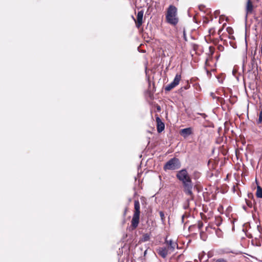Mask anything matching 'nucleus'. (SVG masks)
Segmentation results:
<instances>
[{
    "label": "nucleus",
    "instance_id": "obj_10",
    "mask_svg": "<svg viewBox=\"0 0 262 262\" xmlns=\"http://www.w3.org/2000/svg\"><path fill=\"white\" fill-rule=\"evenodd\" d=\"M253 10V5L251 0H248L246 4V19H247V14L251 13Z\"/></svg>",
    "mask_w": 262,
    "mask_h": 262
},
{
    "label": "nucleus",
    "instance_id": "obj_11",
    "mask_svg": "<svg viewBox=\"0 0 262 262\" xmlns=\"http://www.w3.org/2000/svg\"><path fill=\"white\" fill-rule=\"evenodd\" d=\"M192 128L191 127H187L182 129L180 131L181 135L184 138L187 137L188 136L192 134Z\"/></svg>",
    "mask_w": 262,
    "mask_h": 262
},
{
    "label": "nucleus",
    "instance_id": "obj_49",
    "mask_svg": "<svg viewBox=\"0 0 262 262\" xmlns=\"http://www.w3.org/2000/svg\"><path fill=\"white\" fill-rule=\"evenodd\" d=\"M211 29H210L209 30V33H210V32H211Z\"/></svg>",
    "mask_w": 262,
    "mask_h": 262
},
{
    "label": "nucleus",
    "instance_id": "obj_1",
    "mask_svg": "<svg viewBox=\"0 0 262 262\" xmlns=\"http://www.w3.org/2000/svg\"><path fill=\"white\" fill-rule=\"evenodd\" d=\"M176 178L182 183L184 193L193 199L194 197L192 192L193 184L187 170L186 168H183L178 171Z\"/></svg>",
    "mask_w": 262,
    "mask_h": 262
},
{
    "label": "nucleus",
    "instance_id": "obj_7",
    "mask_svg": "<svg viewBox=\"0 0 262 262\" xmlns=\"http://www.w3.org/2000/svg\"><path fill=\"white\" fill-rule=\"evenodd\" d=\"M144 12L143 10L138 11L137 16V20L135 19L134 16L132 17L136 22V26L137 28H139L143 24V16Z\"/></svg>",
    "mask_w": 262,
    "mask_h": 262
},
{
    "label": "nucleus",
    "instance_id": "obj_22",
    "mask_svg": "<svg viewBox=\"0 0 262 262\" xmlns=\"http://www.w3.org/2000/svg\"><path fill=\"white\" fill-rule=\"evenodd\" d=\"M213 260L214 261V262H228L226 259L222 258L217 259H213Z\"/></svg>",
    "mask_w": 262,
    "mask_h": 262
},
{
    "label": "nucleus",
    "instance_id": "obj_37",
    "mask_svg": "<svg viewBox=\"0 0 262 262\" xmlns=\"http://www.w3.org/2000/svg\"><path fill=\"white\" fill-rule=\"evenodd\" d=\"M127 208L126 207L124 209V213H123V215L125 216L126 214V212H127Z\"/></svg>",
    "mask_w": 262,
    "mask_h": 262
},
{
    "label": "nucleus",
    "instance_id": "obj_3",
    "mask_svg": "<svg viewBox=\"0 0 262 262\" xmlns=\"http://www.w3.org/2000/svg\"><path fill=\"white\" fill-rule=\"evenodd\" d=\"M134 209L135 211L131 223L133 228L136 229L139 223L140 214V205L139 201L138 200L134 201Z\"/></svg>",
    "mask_w": 262,
    "mask_h": 262
},
{
    "label": "nucleus",
    "instance_id": "obj_47",
    "mask_svg": "<svg viewBox=\"0 0 262 262\" xmlns=\"http://www.w3.org/2000/svg\"><path fill=\"white\" fill-rule=\"evenodd\" d=\"M222 30H219V34H220V33L221 32Z\"/></svg>",
    "mask_w": 262,
    "mask_h": 262
},
{
    "label": "nucleus",
    "instance_id": "obj_29",
    "mask_svg": "<svg viewBox=\"0 0 262 262\" xmlns=\"http://www.w3.org/2000/svg\"><path fill=\"white\" fill-rule=\"evenodd\" d=\"M189 215H186L185 214H183L181 217V222L182 223H184V218L185 217H189Z\"/></svg>",
    "mask_w": 262,
    "mask_h": 262
},
{
    "label": "nucleus",
    "instance_id": "obj_8",
    "mask_svg": "<svg viewBox=\"0 0 262 262\" xmlns=\"http://www.w3.org/2000/svg\"><path fill=\"white\" fill-rule=\"evenodd\" d=\"M157 121V129L159 133L162 132L165 129V124L162 121L159 117L157 116L156 118Z\"/></svg>",
    "mask_w": 262,
    "mask_h": 262
},
{
    "label": "nucleus",
    "instance_id": "obj_6",
    "mask_svg": "<svg viewBox=\"0 0 262 262\" xmlns=\"http://www.w3.org/2000/svg\"><path fill=\"white\" fill-rule=\"evenodd\" d=\"M258 61L259 63H261L260 59H256L255 57H253L251 59V62L249 65L248 72H250L255 68H256L257 73H258Z\"/></svg>",
    "mask_w": 262,
    "mask_h": 262
},
{
    "label": "nucleus",
    "instance_id": "obj_42",
    "mask_svg": "<svg viewBox=\"0 0 262 262\" xmlns=\"http://www.w3.org/2000/svg\"><path fill=\"white\" fill-rule=\"evenodd\" d=\"M219 49H220H220H222V48H223V46H219Z\"/></svg>",
    "mask_w": 262,
    "mask_h": 262
},
{
    "label": "nucleus",
    "instance_id": "obj_23",
    "mask_svg": "<svg viewBox=\"0 0 262 262\" xmlns=\"http://www.w3.org/2000/svg\"><path fill=\"white\" fill-rule=\"evenodd\" d=\"M190 88V85L187 83L185 86H182L179 90L180 91H183V90H187Z\"/></svg>",
    "mask_w": 262,
    "mask_h": 262
},
{
    "label": "nucleus",
    "instance_id": "obj_16",
    "mask_svg": "<svg viewBox=\"0 0 262 262\" xmlns=\"http://www.w3.org/2000/svg\"><path fill=\"white\" fill-rule=\"evenodd\" d=\"M159 214L160 216L161 220L162 223L164 224L165 222V215H164V212L162 211H160Z\"/></svg>",
    "mask_w": 262,
    "mask_h": 262
},
{
    "label": "nucleus",
    "instance_id": "obj_27",
    "mask_svg": "<svg viewBox=\"0 0 262 262\" xmlns=\"http://www.w3.org/2000/svg\"><path fill=\"white\" fill-rule=\"evenodd\" d=\"M213 256V253L211 252H209L207 254V258L206 260H208L209 258H211Z\"/></svg>",
    "mask_w": 262,
    "mask_h": 262
},
{
    "label": "nucleus",
    "instance_id": "obj_39",
    "mask_svg": "<svg viewBox=\"0 0 262 262\" xmlns=\"http://www.w3.org/2000/svg\"><path fill=\"white\" fill-rule=\"evenodd\" d=\"M157 110H158V111H161V107H160V106H159V105H158L157 106Z\"/></svg>",
    "mask_w": 262,
    "mask_h": 262
},
{
    "label": "nucleus",
    "instance_id": "obj_30",
    "mask_svg": "<svg viewBox=\"0 0 262 262\" xmlns=\"http://www.w3.org/2000/svg\"><path fill=\"white\" fill-rule=\"evenodd\" d=\"M205 7V6L203 5H200L199 6V9L201 11H203V9Z\"/></svg>",
    "mask_w": 262,
    "mask_h": 262
},
{
    "label": "nucleus",
    "instance_id": "obj_45",
    "mask_svg": "<svg viewBox=\"0 0 262 262\" xmlns=\"http://www.w3.org/2000/svg\"><path fill=\"white\" fill-rule=\"evenodd\" d=\"M254 209L255 211H256V208H255V205H254Z\"/></svg>",
    "mask_w": 262,
    "mask_h": 262
},
{
    "label": "nucleus",
    "instance_id": "obj_51",
    "mask_svg": "<svg viewBox=\"0 0 262 262\" xmlns=\"http://www.w3.org/2000/svg\"><path fill=\"white\" fill-rule=\"evenodd\" d=\"M177 1H178V0H177Z\"/></svg>",
    "mask_w": 262,
    "mask_h": 262
},
{
    "label": "nucleus",
    "instance_id": "obj_12",
    "mask_svg": "<svg viewBox=\"0 0 262 262\" xmlns=\"http://www.w3.org/2000/svg\"><path fill=\"white\" fill-rule=\"evenodd\" d=\"M165 243L168 245L169 249L172 252H173L174 250L176 247H177V248H178V245L177 243L174 242L171 239H170L169 241L166 239Z\"/></svg>",
    "mask_w": 262,
    "mask_h": 262
},
{
    "label": "nucleus",
    "instance_id": "obj_15",
    "mask_svg": "<svg viewBox=\"0 0 262 262\" xmlns=\"http://www.w3.org/2000/svg\"><path fill=\"white\" fill-rule=\"evenodd\" d=\"M257 124H260L262 122V109L260 111L258 114V119L256 121Z\"/></svg>",
    "mask_w": 262,
    "mask_h": 262
},
{
    "label": "nucleus",
    "instance_id": "obj_40",
    "mask_svg": "<svg viewBox=\"0 0 262 262\" xmlns=\"http://www.w3.org/2000/svg\"><path fill=\"white\" fill-rule=\"evenodd\" d=\"M253 73H254L255 75H256V73L257 74H258V73H257V70H256V69L253 71Z\"/></svg>",
    "mask_w": 262,
    "mask_h": 262
},
{
    "label": "nucleus",
    "instance_id": "obj_5",
    "mask_svg": "<svg viewBox=\"0 0 262 262\" xmlns=\"http://www.w3.org/2000/svg\"><path fill=\"white\" fill-rule=\"evenodd\" d=\"M181 78V75L177 74L173 81L165 87V91L166 92H169L178 85L180 82Z\"/></svg>",
    "mask_w": 262,
    "mask_h": 262
},
{
    "label": "nucleus",
    "instance_id": "obj_2",
    "mask_svg": "<svg viewBox=\"0 0 262 262\" xmlns=\"http://www.w3.org/2000/svg\"><path fill=\"white\" fill-rule=\"evenodd\" d=\"M177 8L173 5H170L167 8L166 14V20L167 23L176 26L179 21V18L177 17Z\"/></svg>",
    "mask_w": 262,
    "mask_h": 262
},
{
    "label": "nucleus",
    "instance_id": "obj_21",
    "mask_svg": "<svg viewBox=\"0 0 262 262\" xmlns=\"http://www.w3.org/2000/svg\"><path fill=\"white\" fill-rule=\"evenodd\" d=\"M245 201H246L247 205L249 208H252L253 207V203H252V202L251 201H249V200H248L247 199H245Z\"/></svg>",
    "mask_w": 262,
    "mask_h": 262
},
{
    "label": "nucleus",
    "instance_id": "obj_20",
    "mask_svg": "<svg viewBox=\"0 0 262 262\" xmlns=\"http://www.w3.org/2000/svg\"><path fill=\"white\" fill-rule=\"evenodd\" d=\"M248 197L249 198V199H252L253 200L254 204L255 203V199H254V195H253V193L249 192L248 193Z\"/></svg>",
    "mask_w": 262,
    "mask_h": 262
},
{
    "label": "nucleus",
    "instance_id": "obj_18",
    "mask_svg": "<svg viewBox=\"0 0 262 262\" xmlns=\"http://www.w3.org/2000/svg\"><path fill=\"white\" fill-rule=\"evenodd\" d=\"M205 255H206V254L204 251H203L202 253L199 254V258L201 262L202 261L204 257L205 256Z\"/></svg>",
    "mask_w": 262,
    "mask_h": 262
},
{
    "label": "nucleus",
    "instance_id": "obj_19",
    "mask_svg": "<svg viewBox=\"0 0 262 262\" xmlns=\"http://www.w3.org/2000/svg\"><path fill=\"white\" fill-rule=\"evenodd\" d=\"M200 173L199 172H198V171H195L194 172V175H193V179L194 180H197L200 177Z\"/></svg>",
    "mask_w": 262,
    "mask_h": 262
},
{
    "label": "nucleus",
    "instance_id": "obj_44",
    "mask_svg": "<svg viewBox=\"0 0 262 262\" xmlns=\"http://www.w3.org/2000/svg\"><path fill=\"white\" fill-rule=\"evenodd\" d=\"M200 236H201V238H202H202H204V237H202V233H200Z\"/></svg>",
    "mask_w": 262,
    "mask_h": 262
},
{
    "label": "nucleus",
    "instance_id": "obj_24",
    "mask_svg": "<svg viewBox=\"0 0 262 262\" xmlns=\"http://www.w3.org/2000/svg\"><path fill=\"white\" fill-rule=\"evenodd\" d=\"M194 188L198 192H200L202 190V187L198 186V185H194Z\"/></svg>",
    "mask_w": 262,
    "mask_h": 262
},
{
    "label": "nucleus",
    "instance_id": "obj_31",
    "mask_svg": "<svg viewBox=\"0 0 262 262\" xmlns=\"http://www.w3.org/2000/svg\"><path fill=\"white\" fill-rule=\"evenodd\" d=\"M203 226V224L202 222H200L198 224V228L201 230Z\"/></svg>",
    "mask_w": 262,
    "mask_h": 262
},
{
    "label": "nucleus",
    "instance_id": "obj_41",
    "mask_svg": "<svg viewBox=\"0 0 262 262\" xmlns=\"http://www.w3.org/2000/svg\"><path fill=\"white\" fill-rule=\"evenodd\" d=\"M126 255H127V260H128V256H129V255H128V252H127L126 253Z\"/></svg>",
    "mask_w": 262,
    "mask_h": 262
},
{
    "label": "nucleus",
    "instance_id": "obj_9",
    "mask_svg": "<svg viewBox=\"0 0 262 262\" xmlns=\"http://www.w3.org/2000/svg\"><path fill=\"white\" fill-rule=\"evenodd\" d=\"M157 252L162 258H165L168 254V250L165 247H159Z\"/></svg>",
    "mask_w": 262,
    "mask_h": 262
},
{
    "label": "nucleus",
    "instance_id": "obj_34",
    "mask_svg": "<svg viewBox=\"0 0 262 262\" xmlns=\"http://www.w3.org/2000/svg\"><path fill=\"white\" fill-rule=\"evenodd\" d=\"M200 115L204 119L207 117V115L204 113H201Z\"/></svg>",
    "mask_w": 262,
    "mask_h": 262
},
{
    "label": "nucleus",
    "instance_id": "obj_32",
    "mask_svg": "<svg viewBox=\"0 0 262 262\" xmlns=\"http://www.w3.org/2000/svg\"><path fill=\"white\" fill-rule=\"evenodd\" d=\"M227 30L229 34H231L233 32V30H232V28H231V27H228L227 28Z\"/></svg>",
    "mask_w": 262,
    "mask_h": 262
},
{
    "label": "nucleus",
    "instance_id": "obj_26",
    "mask_svg": "<svg viewBox=\"0 0 262 262\" xmlns=\"http://www.w3.org/2000/svg\"><path fill=\"white\" fill-rule=\"evenodd\" d=\"M189 201H188V200H187V203L186 204H185L183 206V208H184V209L186 210L189 208Z\"/></svg>",
    "mask_w": 262,
    "mask_h": 262
},
{
    "label": "nucleus",
    "instance_id": "obj_38",
    "mask_svg": "<svg viewBox=\"0 0 262 262\" xmlns=\"http://www.w3.org/2000/svg\"><path fill=\"white\" fill-rule=\"evenodd\" d=\"M258 24L260 26L261 28H262V19L259 20Z\"/></svg>",
    "mask_w": 262,
    "mask_h": 262
},
{
    "label": "nucleus",
    "instance_id": "obj_4",
    "mask_svg": "<svg viewBox=\"0 0 262 262\" xmlns=\"http://www.w3.org/2000/svg\"><path fill=\"white\" fill-rule=\"evenodd\" d=\"M181 166L180 160L178 158L173 157L169 160L164 165V169L167 170H176L179 169Z\"/></svg>",
    "mask_w": 262,
    "mask_h": 262
},
{
    "label": "nucleus",
    "instance_id": "obj_25",
    "mask_svg": "<svg viewBox=\"0 0 262 262\" xmlns=\"http://www.w3.org/2000/svg\"><path fill=\"white\" fill-rule=\"evenodd\" d=\"M222 224V221L220 219H216L215 224L217 226H220Z\"/></svg>",
    "mask_w": 262,
    "mask_h": 262
},
{
    "label": "nucleus",
    "instance_id": "obj_36",
    "mask_svg": "<svg viewBox=\"0 0 262 262\" xmlns=\"http://www.w3.org/2000/svg\"><path fill=\"white\" fill-rule=\"evenodd\" d=\"M243 209L245 211H246L247 212H248V211L247 210V208L246 206L245 205H243V207H242Z\"/></svg>",
    "mask_w": 262,
    "mask_h": 262
},
{
    "label": "nucleus",
    "instance_id": "obj_48",
    "mask_svg": "<svg viewBox=\"0 0 262 262\" xmlns=\"http://www.w3.org/2000/svg\"><path fill=\"white\" fill-rule=\"evenodd\" d=\"M146 254V250L144 252V254Z\"/></svg>",
    "mask_w": 262,
    "mask_h": 262
},
{
    "label": "nucleus",
    "instance_id": "obj_17",
    "mask_svg": "<svg viewBox=\"0 0 262 262\" xmlns=\"http://www.w3.org/2000/svg\"><path fill=\"white\" fill-rule=\"evenodd\" d=\"M216 235L219 237H221L222 236V232L220 229L217 228L215 231Z\"/></svg>",
    "mask_w": 262,
    "mask_h": 262
},
{
    "label": "nucleus",
    "instance_id": "obj_35",
    "mask_svg": "<svg viewBox=\"0 0 262 262\" xmlns=\"http://www.w3.org/2000/svg\"><path fill=\"white\" fill-rule=\"evenodd\" d=\"M183 37L185 40H187L186 34L185 31L183 32Z\"/></svg>",
    "mask_w": 262,
    "mask_h": 262
},
{
    "label": "nucleus",
    "instance_id": "obj_33",
    "mask_svg": "<svg viewBox=\"0 0 262 262\" xmlns=\"http://www.w3.org/2000/svg\"><path fill=\"white\" fill-rule=\"evenodd\" d=\"M220 11L219 10H215L214 11V15H215V18L217 17V16L220 14Z\"/></svg>",
    "mask_w": 262,
    "mask_h": 262
},
{
    "label": "nucleus",
    "instance_id": "obj_43",
    "mask_svg": "<svg viewBox=\"0 0 262 262\" xmlns=\"http://www.w3.org/2000/svg\"><path fill=\"white\" fill-rule=\"evenodd\" d=\"M219 49H220H220H222V48H223V46H219Z\"/></svg>",
    "mask_w": 262,
    "mask_h": 262
},
{
    "label": "nucleus",
    "instance_id": "obj_46",
    "mask_svg": "<svg viewBox=\"0 0 262 262\" xmlns=\"http://www.w3.org/2000/svg\"><path fill=\"white\" fill-rule=\"evenodd\" d=\"M261 55H262V45H261Z\"/></svg>",
    "mask_w": 262,
    "mask_h": 262
},
{
    "label": "nucleus",
    "instance_id": "obj_28",
    "mask_svg": "<svg viewBox=\"0 0 262 262\" xmlns=\"http://www.w3.org/2000/svg\"><path fill=\"white\" fill-rule=\"evenodd\" d=\"M124 247H122L121 248L119 249V250L118 251V255H119L120 254H122L123 253V248Z\"/></svg>",
    "mask_w": 262,
    "mask_h": 262
},
{
    "label": "nucleus",
    "instance_id": "obj_50",
    "mask_svg": "<svg viewBox=\"0 0 262 262\" xmlns=\"http://www.w3.org/2000/svg\"><path fill=\"white\" fill-rule=\"evenodd\" d=\"M202 239H203V241H205V240H206V239H204V238H202Z\"/></svg>",
    "mask_w": 262,
    "mask_h": 262
},
{
    "label": "nucleus",
    "instance_id": "obj_13",
    "mask_svg": "<svg viewBox=\"0 0 262 262\" xmlns=\"http://www.w3.org/2000/svg\"><path fill=\"white\" fill-rule=\"evenodd\" d=\"M257 183V190L256 192V196L258 198L262 199V188L258 185L257 180H255Z\"/></svg>",
    "mask_w": 262,
    "mask_h": 262
},
{
    "label": "nucleus",
    "instance_id": "obj_14",
    "mask_svg": "<svg viewBox=\"0 0 262 262\" xmlns=\"http://www.w3.org/2000/svg\"><path fill=\"white\" fill-rule=\"evenodd\" d=\"M150 239V236L147 233H145V234H144L143 236H142V242H147V241H148Z\"/></svg>",
    "mask_w": 262,
    "mask_h": 262
}]
</instances>
